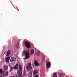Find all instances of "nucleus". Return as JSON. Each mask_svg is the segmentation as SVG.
<instances>
[{
  "instance_id": "1",
  "label": "nucleus",
  "mask_w": 77,
  "mask_h": 77,
  "mask_svg": "<svg viewBox=\"0 0 77 77\" xmlns=\"http://www.w3.org/2000/svg\"><path fill=\"white\" fill-rule=\"evenodd\" d=\"M25 56V57L24 58L25 59H29L30 57V55L29 54V53L27 51H24L22 54V56Z\"/></svg>"
},
{
  "instance_id": "2",
  "label": "nucleus",
  "mask_w": 77,
  "mask_h": 77,
  "mask_svg": "<svg viewBox=\"0 0 77 77\" xmlns=\"http://www.w3.org/2000/svg\"><path fill=\"white\" fill-rule=\"evenodd\" d=\"M32 66H31V63H29L28 64V65L26 67V69L27 70L29 71L30 69H32Z\"/></svg>"
},
{
  "instance_id": "3",
  "label": "nucleus",
  "mask_w": 77,
  "mask_h": 77,
  "mask_svg": "<svg viewBox=\"0 0 77 77\" xmlns=\"http://www.w3.org/2000/svg\"><path fill=\"white\" fill-rule=\"evenodd\" d=\"M25 45L27 48H30V43L29 42H26L25 43Z\"/></svg>"
},
{
  "instance_id": "4",
  "label": "nucleus",
  "mask_w": 77,
  "mask_h": 77,
  "mask_svg": "<svg viewBox=\"0 0 77 77\" xmlns=\"http://www.w3.org/2000/svg\"><path fill=\"white\" fill-rule=\"evenodd\" d=\"M17 60V59L14 57H12L10 59L11 62H13L14 61H15Z\"/></svg>"
},
{
  "instance_id": "5",
  "label": "nucleus",
  "mask_w": 77,
  "mask_h": 77,
  "mask_svg": "<svg viewBox=\"0 0 77 77\" xmlns=\"http://www.w3.org/2000/svg\"><path fill=\"white\" fill-rule=\"evenodd\" d=\"M11 54V51L10 50H8V51L6 53V55L7 56H9Z\"/></svg>"
},
{
  "instance_id": "6",
  "label": "nucleus",
  "mask_w": 77,
  "mask_h": 77,
  "mask_svg": "<svg viewBox=\"0 0 77 77\" xmlns=\"http://www.w3.org/2000/svg\"><path fill=\"white\" fill-rule=\"evenodd\" d=\"M4 73L3 75L4 76H7L8 74V71H4L3 72Z\"/></svg>"
},
{
  "instance_id": "7",
  "label": "nucleus",
  "mask_w": 77,
  "mask_h": 77,
  "mask_svg": "<svg viewBox=\"0 0 77 77\" xmlns=\"http://www.w3.org/2000/svg\"><path fill=\"white\" fill-rule=\"evenodd\" d=\"M10 60V57H8L5 58V61L6 62H9V60Z\"/></svg>"
},
{
  "instance_id": "8",
  "label": "nucleus",
  "mask_w": 77,
  "mask_h": 77,
  "mask_svg": "<svg viewBox=\"0 0 77 77\" xmlns=\"http://www.w3.org/2000/svg\"><path fill=\"white\" fill-rule=\"evenodd\" d=\"M46 66L48 68H50V66H51L50 63L49 62H48L47 64H46Z\"/></svg>"
},
{
  "instance_id": "9",
  "label": "nucleus",
  "mask_w": 77,
  "mask_h": 77,
  "mask_svg": "<svg viewBox=\"0 0 77 77\" xmlns=\"http://www.w3.org/2000/svg\"><path fill=\"white\" fill-rule=\"evenodd\" d=\"M13 69H18V64H17L14 66Z\"/></svg>"
},
{
  "instance_id": "10",
  "label": "nucleus",
  "mask_w": 77,
  "mask_h": 77,
  "mask_svg": "<svg viewBox=\"0 0 77 77\" xmlns=\"http://www.w3.org/2000/svg\"><path fill=\"white\" fill-rule=\"evenodd\" d=\"M34 64L35 66H39V64H38V62H37V61H34Z\"/></svg>"
},
{
  "instance_id": "11",
  "label": "nucleus",
  "mask_w": 77,
  "mask_h": 77,
  "mask_svg": "<svg viewBox=\"0 0 77 77\" xmlns=\"http://www.w3.org/2000/svg\"><path fill=\"white\" fill-rule=\"evenodd\" d=\"M4 68L5 70H7L8 69V66H4Z\"/></svg>"
},
{
  "instance_id": "12",
  "label": "nucleus",
  "mask_w": 77,
  "mask_h": 77,
  "mask_svg": "<svg viewBox=\"0 0 77 77\" xmlns=\"http://www.w3.org/2000/svg\"><path fill=\"white\" fill-rule=\"evenodd\" d=\"M38 74V71H35L33 72V75H36Z\"/></svg>"
},
{
  "instance_id": "13",
  "label": "nucleus",
  "mask_w": 77,
  "mask_h": 77,
  "mask_svg": "<svg viewBox=\"0 0 77 77\" xmlns=\"http://www.w3.org/2000/svg\"><path fill=\"white\" fill-rule=\"evenodd\" d=\"M34 52H35V51L33 50H32L31 51V54L32 55L34 54Z\"/></svg>"
},
{
  "instance_id": "14",
  "label": "nucleus",
  "mask_w": 77,
  "mask_h": 77,
  "mask_svg": "<svg viewBox=\"0 0 77 77\" xmlns=\"http://www.w3.org/2000/svg\"><path fill=\"white\" fill-rule=\"evenodd\" d=\"M16 47L18 48H19L20 47V46L19 43H18L16 45Z\"/></svg>"
},
{
  "instance_id": "15",
  "label": "nucleus",
  "mask_w": 77,
  "mask_h": 77,
  "mask_svg": "<svg viewBox=\"0 0 77 77\" xmlns=\"http://www.w3.org/2000/svg\"><path fill=\"white\" fill-rule=\"evenodd\" d=\"M9 67L10 68V71H12V70L13 69V68H12L11 65H9Z\"/></svg>"
},
{
  "instance_id": "16",
  "label": "nucleus",
  "mask_w": 77,
  "mask_h": 77,
  "mask_svg": "<svg viewBox=\"0 0 77 77\" xmlns=\"http://www.w3.org/2000/svg\"><path fill=\"white\" fill-rule=\"evenodd\" d=\"M3 72V70L2 69H0V73L1 74H2Z\"/></svg>"
},
{
  "instance_id": "17",
  "label": "nucleus",
  "mask_w": 77,
  "mask_h": 77,
  "mask_svg": "<svg viewBox=\"0 0 77 77\" xmlns=\"http://www.w3.org/2000/svg\"><path fill=\"white\" fill-rule=\"evenodd\" d=\"M36 54L38 56H39V55H40V53L39 52H37Z\"/></svg>"
},
{
  "instance_id": "18",
  "label": "nucleus",
  "mask_w": 77,
  "mask_h": 77,
  "mask_svg": "<svg viewBox=\"0 0 77 77\" xmlns=\"http://www.w3.org/2000/svg\"><path fill=\"white\" fill-rule=\"evenodd\" d=\"M53 76H54V77H57L56 76V74H55V73L54 74Z\"/></svg>"
},
{
  "instance_id": "19",
  "label": "nucleus",
  "mask_w": 77,
  "mask_h": 77,
  "mask_svg": "<svg viewBox=\"0 0 77 77\" xmlns=\"http://www.w3.org/2000/svg\"><path fill=\"white\" fill-rule=\"evenodd\" d=\"M34 77H39V76L38 75H35Z\"/></svg>"
},
{
  "instance_id": "20",
  "label": "nucleus",
  "mask_w": 77,
  "mask_h": 77,
  "mask_svg": "<svg viewBox=\"0 0 77 77\" xmlns=\"http://www.w3.org/2000/svg\"><path fill=\"white\" fill-rule=\"evenodd\" d=\"M3 53L4 54H5V53H6V51H5V52H3Z\"/></svg>"
},
{
  "instance_id": "21",
  "label": "nucleus",
  "mask_w": 77,
  "mask_h": 77,
  "mask_svg": "<svg viewBox=\"0 0 77 77\" xmlns=\"http://www.w3.org/2000/svg\"><path fill=\"white\" fill-rule=\"evenodd\" d=\"M32 66H33V68H34V66H33V64H32Z\"/></svg>"
},
{
  "instance_id": "22",
  "label": "nucleus",
  "mask_w": 77,
  "mask_h": 77,
  "mask_svg": "<svg viewBox=\"0 0 77 77\" xmlns=\"http://www.w3.org/2000/svg\"><path fill=\"white\" fill-rule=\"evenodd\" d=\"M11 77H14V76H11Z\"/></svg>"
}]
</instances>
